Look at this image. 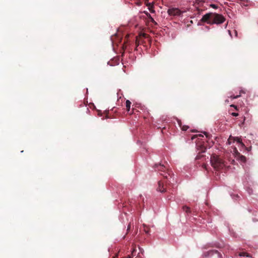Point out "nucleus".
I'll return each mask as SVG.
<instances>
[{
  "mask_svg": "<svg viewBox=\"0 0 258 258\" xmlns=\"http://www.w3.org/2000/svg\"><path fill=\"white\" fill-rule=\"evenodd\" d=\"M155 168L156 170L163 172L161 174L164 177L165 180L159 181L157 190L161 192H165L168 190H170L173 185L176 182L175 175L172 171L167 170L165 165L159 164H155Z\"/></svg>",
  "mask_w": 258,
  "mask_h": 258,
  "instance_id": "obj_1",
  "label": "nucleus"
},
{
  "mask_svg": "<svg viewBox=\"0 0 258 258\" xmlns=\"http://www.w3.org/2000/svg\"><path fill=\"white\" fill-rule=\"evenodd\" d=\"M202 22L209 24H220L225 21V18L221 14L209 13L204 15L201 20Z\"/></svg>",
  "mask_w": 258,
  "mask_h": 258,
  "instance_id": "obj_2",
  "label": "nucleus"
},
{
  "mask_svg": "<svg viewBox=\"0 0 258 258\" xmlns=\"http://www.w3.org/2000/svg\"><path fill=\"white\" fill-rule=\"evenodd\" d=\"M212 166L217 170L223 169L225 167V163L219 156L213 155L211 157Z\"/></svg>",
  "mask_w": 258,
  "mask_h": 258,
  "instance_id": "obj_3",
  "label": "nucleus"
},
{
  "mask_svg": "<svg viewBox=\"0 0 258 258\" xmlns=\"http://www.w3.org/2000/svg\"><path fill=\"white\" fill-rule=\"evenodd\" d=\"M236 142L237 143L239 144L242 147H245L244 144L242 142V140L240 138L238 137H234L230 136L227 141V143L229 145H231L232 143Z\"/></svg>",
  "mask_w": 258,
  "mask_h": 258,
  "instance_id": "obj_4",
  "label": "nucleus"
},
{
  "mask_svg": "<svg viewBox=\"0 0 258 258\" xmlns=\"http://www.w3.org/2000/svg\"><path fill=\"white\" fill-rule=\"evenodd\" d=\"M167 13L170 16H178L181 14L182 12L178 8H173L169 9L167 11Z\"/></svg>",
  "mask_w": 258,
  "mask_h": 258,
  "instance_id": "obj_5",
  "label": "nucleus"
},
{
  "mask_svg": "<svg viewBox=\"0 0 258 258\" xmlns=\"http://www.w3.org/2000/svg\"><path fill=\"white\" fill-rule=\"evenodd\" d=\"M122 36L120 33L115 34L111 37V40L113 43H119L121 42Z\"/></svg>",
  "mask_w": 258,
  "mask_h": 258,
  "instance_id": "obj_6",
  "label": "nucleus"
},
{
  "mask_svg": "<svg viewBox=\"0 0 258 258\" xmlns=\"http://www.w3.org/2000/svg\"><path fill=\"white\" fill-rule=\"evenodd\" d=\"M129 37H130V35L127 34L125 36V38H124V43H123V44L122 45V48L124 49L125 48H126V44L128 43V42L129 41Z\"/></svg>",
  "mask_w": 258,
  "mask_h": 258,
  "instance_id": "obj_7",
  "label": "nucleus"
},
{
  "mask_svg": "<svg viewBox=\"0 0 258 258\" xmlns=\"http://www.w3.org/2000/svg\"><path fill=\"white\" fill-rule=\"evenodd\" d=\"M198 150H199L200 153H204L206 152V148L203 145H198Z\"/></svg>",
  "mask_w": 258,
  "mask_h": 258,
  "instance_id": "obj_8",
  "label": "nucleus"
},
{
  "mask_svg": "<svg viewBox=\"0 0 258 258\" xmlns=\"http://www.w3.org/2000/svg\"><path fill=\"white\" fill-rule=\"evenodd\" d=\"M178 124L179 125V126L181 127V130L182 131H186L188 128V126L187 125H182L181 123V121L180 120H178L177 121Z\"/></svg>",
  "mask_w": 258,
  "mask_h": 258,
  "instance_id": "obj_9",
  "label": "nucleus"
},
{
  "mask_svg": "<svg viewBox=\"0 0 258 258\" xmlns=\"http://www.w3.org/2000/svg\"><path fill=\"white\" fill-rule=\"evenodd\" d=\"M140 37H142V38H148L150 43H151V38L148 34L146 33H142L139 35Z\"/></svg>",
  "mask_w": 258,
  "mask_h": 258,
  "instance_id": "obj_10",
  "label": "nucleus"
},
{
  "mask_svg": "<svg viewBox=\"0 0 258 258\" xmlns=\"http://www.w3.org/2000/svg\"><path fill=\"white\" fill-rule=\"evenodd\" d=\"M147 6L148 7V9L151 13H155V10L153 9V5L152 4H151V3H149L148 4H147Z\"/></svg>",
  "mask_w": 258,
  "mask_h": 258,
  "instance_id": "obj_11",
  "label": "nucleus"
},
{
  "mask_svg": "<svg viewBox=\"0 0 258 258\" xmlns=\"http://www.w3.org/2000/svg\"><path fill=\"white\" fill-rule=\"evenodd\" d=\"M131 102L128 100H127L125 102V106L127 111H130L131 107Z\"/></svg>",
  "mask_w": 258,
  "mask_h": 258,
  "instance_id": "obj_12",
  "label": "nucleus"
},
{
  "mask_svg": "<svg viewBox=\"0 0 258 258\" xmlns=\"http://www.w3.org/2000/svg\"><path fill=\"white\" fill-rule=\"evenodd\" d=\"M239 160H240L241 162L244 163L246 162V159L245 156L239 155Z\"/></svg>",
  "mask_w": 258,
  "mask_h": 258,
  "instance_id": "obj_13",
  "label": "nucleus"
},
{
  "mask_svg": "<svg viewBox=\"0 0 258 258\" xmlns=\"http://www.w3.org/2000/svg\"><path fill=\"white\" fill-rule=\"evenodd\" d=\"M182 209L186 213H189L190 212V208L187 206H183Z\"/></svg>",
  "mask_w": 258,
  "mask_h": 258,
  "instance_id": "obj_14",
  "label": "nucleus"
},
{
  "mask_svg": "<svg viewBox=\"0 0 258 258\" xmlns=\"http://www.w3.org/2000/svg\"><path fill=\"white\" fill-rule=\"evenodd\" d=\"M135 43H136V49H137V47L141 44V43H140V39H139V38L138 37H136V40H135Z\"/></svg>",
  "mask_w": 258,
  "mask_h": 258,
  "instance_id": "obj_15",
  "label": "nucleus"
},
{
  "mask_svg": "<svg viewBox=\"0 0 258 258\" xmlns=\"http://www.w3.org/2000/svg\"><path fill=\"white\" fill-rule=\"evenodd\" d=\"M239 255L240 256H249V254L245 252H240Z\"/></svg>",
  "mask_w": 258,
  "mask_h": 258,
  "instance_id": "obj_16",
  "label": "nucleus"
},
{
  "mask_svg": "<svg viewBox=\"0 0 258 258\" xmlns=\"http://www.w3.org/2000/svg\"><path fill=\"white\" fill-rule=\"evenodd\" d=\"M150 21L151 22H152L153 23H154L155 25H157V23L155 21V20H154V19L151 17V16H150V18H149Z\"/></svg>",
  "mask_w": 258,
  "mask_h": 258,
  "instance_id": "obj_17",
  "label": "nucleus"
},
{
  "mask_svg": "<svg viewBox=\"0 0 258 258\" xmlns=\"http://www.w3.org/2000/svg\"><path fill=\"white\" fill-rule=\"evenodd\" d=\"M138 37L139 38V39H140L141 44H143L145 43V41L143 40V39L142 38V37H140L139 36Z\"/></svg>",
  "mask_w": 258,
  "mask_h": 258,
  "instance_id": "obj_18",
  "label": "nucleus"
},
{
  "mask_svg": "<svg viewBox=\"0 0 258 258\" xmlns=\"http://www.w3.org/2000/svg\"><path fill=\"white\" fill-rule=\"evenodd\" d=\"M209 252L211 254H213L214 253L219 254V253L218 252V251L217 250H211V251H209Z\"/></svg>",
  "mask_w": 258,
  "mask_h": 258,
  "instance_id": "obj_19",
  "label": "nucleus"
},
{
  "mask_svg": "<svg viewBox=\"0 0 258 258\" xmlns=\"http://www.w3.org/2000/svg\"><path fill=\"white\" fill-rule=\"evenodd\" d=\"M210 7L211 8H213L214 9H217L218 8V6L216 5H214V4H211L210 5Z\"/></svg>",
  "mask_w": 258,
  "mask_h": 258,
  "instance_id": "obj_20",
  "label": "nucleus"
},
{
  "mask_svg": "<svg viewBox=\"0 0 258 258\" xmlns=\"http://www.w3.org/2000/svg\"><path fill=\"white\" fill-rule=\"evenodd\" d=\"M131 228V222H130L127 226V231L128 232L130 230Z\"/></svg>",
  "mask_w": 258,
  "mask_h": 258,
  "instance_id": "obj_21",
  "label": "nucleus"
},
{
  "mask_svg": "<svg viewBox=\"0 0 258 258\" xmlns=\"http://www.w3.org/2000/svg\"><path fill=\"white\" fill-rule=\"evenodd\" d=\"M240 96V95H236V96H231V98H232L233 99H236V98H238V97H239Z\"/></svg>",
  "mask_w": 258,
  "mask_h": 258,
  "instance_id": "obj_22",
  "label": "nucleus"
},
{
  "mask_svg": "<svg viewBox=\"0 0 258 258\" xmlns=\"http://www.w3.org/2000/svg\"><path fill=\"white\" fill-rule=\"evenodd\" d=\"M231 115L233 116H237L238 115V113L236 112H233L231 113Z\"/></svg>",
  "mask_w": 258,
  "mask_h": 258,
  "instance_id": "obj_23",
  "label": "nucleus"
},
{
  "mask_svg": "<svg viewBox=\"0 0 258 258\" xmlns=\"http://www.w3.org/2000/svg\"><path fill=\"white\" fill-rule=\"evenodd\" d=\"M136 252V250L135 248H134L132 251V254L133 255H135L134 253H135Z\"/></svg>",
  "mask_w": 258,
  "mask_h": 258,
  "instance_id": "obj_24",
  "label": "nucleus"
},
{
  "mask_svg": "<svg viewBox=\"0 0 258 258\" xmlns=\"http://www.w3.org/2000/svg\"><path fill=\"white\" fill-rule=\"evenodd\" d=\"M230 106H231V107H234L236 110H237V106H236V105H235L232 104V105H231Z\"/></svg>",
  "mask_w": 258,
  "mask_h": 258,
  "instance_id": "obj_25",
  "label": "nucleus"
},
{
  "mask_svg": "<svg viewBox=\"0 0 258 258\" xmlns=\"http://www.w3.org/2000/svg\"><path fill=\"white\" fill-rule=\"evenodd\" d=\"M201 157H202V156H201L200 155H198L197 156L196 159H201Z\"/></svg>",
  "mask_w": 258,
  "mask_h": 258,
  "instance_id": "obj_26",
  "label": "nucleus"
},
{
  "mask_svg": "<svg viewBox=\"0 0 258 258\" xmlns=\"http://www.w3.org/2000/svg\"><path fill=\"white\" fill-rule=\"evenodd\" d=\"M134 255H132V254H129L127 255V258H133Z\"/></svg>",
  "mask_w": 258,
  "mask_h": 258,
  "instance_id": "obj_27",
  "label": "nucleus"
},
{
  "mask_svg": "<svg viewBox=\"0 0 258 258\" xmlns=\"http://www.w3.org/2000/svg\"><path fill=\"white\" fill-rule=\"evenodd\" d=\"M146 15H147V16L149 18V19L150 18V16H151V15L148 13V12H146L145 13Z\"/></svg>",
  "mask_w": 258,
  "mask_h": 258,
  "instance_id": "obj_28",
  "label": "nucleus"
},
{
  "mask_svg": "<svg viewBox=\"0 0 258 258\" xmlns=\"http://www.w3.org/2000/svg\"><path fill=\"white\" fill-rule=\"evenodd\" d=\"M145 231L146 233H149V230H146V229H145Z\"/></svg>",
  "mask_w": 258,
  "mask_h": 258,
  "instance_id": "obj_29",
  "label": "nucleus"
},
{
  "mask_svg": "<svg viewBox=\"0 0 258 258\" xmlns=\"http://www.w3.org/2000/svg\"><path fill=\"white\" fill-rule=\"evenodd\" d=\"M205 134L207 138H209V135L207 133H205Z\"/></svg>",
  "mask_w": 258,
  "mask_h": 258,
  "instance_id": "obj_30",
  "label": "nucleus"
},
{
  "mask_svg": "<svg viewBox=\"0 0 258 258\" xmlns=\"http://www.w3.org/2000/svg\"><path fill=\"white\" fill-rule=\"evenodd\" d=\"M245 119V117H244V119H243V122H242V124H244Z\"/></svg>",
  "mask_w": 258,
  "mask_h": 258,
  "instance_id": "obj_31",
  "label": "nucleus"
}]
</instances>
